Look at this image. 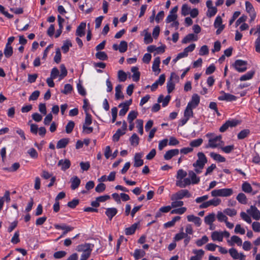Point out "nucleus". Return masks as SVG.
I'll use <instances>...</instances> for the list:
<instances>
[{
	"label": "nucleus",
	"instance_id": "338daca9",
	"mask_svg": "<svg viewBox=\"0 0 260 260\" xmlns=\"http://www.w3.org/2000/svg\"><path fill=\"white\" fill-rule=\"evenodd\" d=\"M73 90L72 86L70 84H67L64 86V89L61 90V92L65 94H68L71 92Z\"/></svg>",
	"mask_w": 260,
	"mask_h": 260
},
{
	"label": "nucleus",
	"instance_id": "412c9836",
	"mask_svg": "<svg viewBox=\"0 0 260 260\" xmlns=\"http://www.w3.org/2000/svg\"><path fill=\"white\" fill-rule=\"evenodd\" d=\"M160 63V59L159 57H156L153 62L152 69L153 71L156 74H158L160 72V69H159Z\"/></svg>",
	"mask_w": 260,
	"mask_h": 260
},
{
	"label": "nucleus",
	"instance_id": "4be33fe9",
	"mask_svg": "<svg viewBox=\"0 0 260 260\" xmlns=\"http://www.w3.org/2000/svg\"><path fill=\"white\" fill-rule=\"evenodd\" d=\"M142 155L140 153H137L134 156V166L139 167L143 165V160L142 159Z\"/></svg>",
	"mask_w": 260,
	"mask_h": 260
},
{
	"label": "nucleus",
	"instance_id": "bb28decb",
	"mask_svg": "<svg viewBox=\"0 0 260 260\" xmlns=\"http://www.w3.org/2000/svg\"><path fill=\"white\" fill-rule=\"evenodd\" d=\"M170 99L171 97L170 95H167L164 98L162 95H160L157 99V102L158 103H162V106L165 107L167 106Z\"/></svg>",
	"mask_w": 260,
	"mask_h": 260
},
{
	"label": "nucleus",
	"instance_id": "5701e85b",
	"mask_svg": "<svg viewBox=\"0 0 260 260\" xmlns=\"http://www.w3.org/2000/svg\"><path fill=\"white\" fill-rule=\"evenodd\" d=\"M211 238L213 241L221 242L223 240L222 232L214 231L211 233Z\"/></svg>",
	"mask_w": 260,
	"mask_h": 260
},
{
	"label": "nucleus",
	"instance_id": "a211bd4d",
	"mask_svg": "<svg viewBox=\"0 0 260 260\" xmlns=\"http://www.w3.org/2000/svg\"><path fill=\"white\" fill-rule=\"evenodd\" d=\"M192 253L194 255L190 258V260H202L205 254V252L202 249H193Z\"/></svg>",
	"mask_w": 260,
	"mask_h": 260
},
{
	"label": "nucleus",
	"instance_id": "4c0bfd02",
	"mask_svg": "<svg viewBox=\"0 0 260 260\" xmlns=\"http://www.w3.org/2000/svg\"><path fill=\"white\" fill-rule=\"evenodd\" d=\"M145 255V252L141 249H135L133 256L136 259H139L140 258L143 257Z\"/></svg>",
	"mask_w": 260,
	"mask_h": 260
},
{
	"label": "nucleus",
	"instance_id": "c03bdc74",
	"mask_svg": "<svg viewBox=\"0 0 260 260\" xmlns=\"http://www.w3.org/2000/svg\"><path fill=\"white\" fill-rule=\"evenodd\" d=\"M242 189L243 191L246 193H250L252 191L251 185L247 182H244L242 184Z\"/></svg>",
	"mask_w": 260,
	"mask_h": 260
},
{
	"label": "nucleus",
	"instance_id": "680f3d73",
	"mask_svg": "<svg viewBox=\"0 0 260 260\" xmlns=\"http://www.w3.org/2000/svg\"><path fill=\"white\" fill-rule=\"evenodd\" d=\"M168 144V140L167 139H164L159 141L158 143V149L162 150L165 147L167 146Z\"/></svg>",
	"mask_w": 260,
	"mask_h": 260
},
{
	"label": "nucleus",
	"instance_id": "f257e3e1",
	"mask_svg": "<svg viewBox=\"0 0 260 260\" xmlns=\"http://www.w3.org/2000/svg\"><path fill=\"white\" fill-rule=\"evenodd\" d=\"M205 136L208 139V143L206 148H215L220 147L223 143L221 135H216L214 133H207Z\"/></svg>",
	"mask_w": 260,
	"mask_h": 260
},
{
	"label": "nucleus",
	"instance_id": "f03ea898",
	"mask_svg": "<svg viewBox=\"0 0 260 260\" xmlns=\"http://www.w3.org/2000/svg\"><path fill=\"white\" fill-rule=\"evenodd\" d=\"M198 159L193 163L192 166L194 168V171L197 173L200 174L202 172L207 162V158L206 155L201 152L197 154Z\"/></svg>",
	"mask_w": 260,
	"mask_h": 260
},
{
	"label": "nucleus",
	"instance_id": "9d476101",
	"mask_svg": "<svg viewBox=\"0 0 260 260\" xmlns=\"http://www.w3.org/2000/svg\"><path fill=\"white\" fill-rule=\"evenodd\" d=\"M247 62L241 59L236 60L233 66L235 69L239 73L245 72L247 70Z\"/></svg>",
	"mask_w": 260,
	"mask_h": 260
},
{
	"label": "nucleus",
	"instance_id": "8fccbe9b",
	"mask_svg": "<svg viewBox=\"0 0 260 260\" xmlns=\"http://www.w3.org/2000/svg\"><path fill=\"white\" fill-rule=\"evenodd\" d=\"M185 233H184L183 232V229L182 228L181 229V232L179 233H177L176 234L174 238H173V240L175 242H176V241H179L182 239H183L184 237V236H185Z\"/></svg>",
	"mask_w": 260,
	"mask_h": 260
},
{
	"label": "nucleus",
	"instance_id": "6e6d98bb",
	"mask_svg": "<svg viewBox=\"0 0 260 260\" xmlns=\"http://www.w3.org/2000/svg\"><path fill=\"white\" fill-rule=\"evenodd\" d=\"M75 123L73 121H70L66 126V132L68 134L71 133L74 127Z\"/></svg>",
	"mask_w": 260,
	"mask_h": 260
},
{
	"label": "nucleus",
	"instance_id": "7c9ffc66",
	"mask_svg": "<svg viewBox=\"0 0 260 260\" xmlns=\"http://www.w3.org/2000/svg\"><path fill=\"white\" fill-rule=\"evenodd\" d=\"M71 187L73 190H75L78 187L80 184V180L77 177H74L71 178Z\"/></svg>",
	"mask_w": 260,
	"mask_h": 260
},
{
	"label": "nucleus",
	"instance_id": "c85d7f7f",
	"mask_svg": "<svg viewBox=\"0 0 260 260\" xmlns=\"http://www.w3.org/2000/svg\"><path fill=\"white\" fill-rule=\"evenodd\" d=\"M58 165L61 166L62 170H66L70 168L71 162L69 159H61L58 161Z\"/></svg>",
	"mask_w": 260,
	"mask_h": 260
},
{
	"label": "nucleus",
	"instance_id": "09e8293b",
	"mask_svg": "<svg viewBox=\"0 0 260 260\" xmlns=\"http://www.w3.org/2000/svg\"><path fill=\"white\" fill-rule=\"evenodd\" d=\"M137 127L138 129V132L140 135L143 134V121L141 119H137L136 121Z\"/></svg>",
	"mask_w": 260,
	"mask_h": 260
},
{
	"label": "nucleus",
	"instance_id": "603ef678",
	"mask_svg": "<svg viewBox=\"0 0 260 260\" xmlns=\"http://www.w3.org/2000/svg\"><path fill=\"white\" fill-rule=\"evenodd\" d=\"M216 168L215 164H212L210 166L207 168L204 176H207L212 174L213 171Z\"/></svg>",
	"mask_w": 260,
	"mask_h": 260
},
{
	"label": "nucleus",
	"instance_id": "20e7f679",
	"mask_svg": "<svg viewBox=\"0 0 260 260\" xmlns=\"http://www.w3.org/2000/svg\"><path fill=\"white\" fill-rule=\"evenodd\" d=\"M233 193V190L232 188H221L218 189H214L211 192L212 197H228Z\"/></svg>",
	"mask_w": 260,
	"mask_h": 260
},
{
	"label": "nucleus",
	"instance_id": "cd10ccee",
	"mask_svg": "<svg viewBox=\"0 0 260 260\" xmlns=\"http://www.w3.org/2000/svg\"><path fill=\"white\" fill-rule=\"evenodd\" d=\"M69 138H62L59 140L56 145V148L57 149H61L65 148L69 142Z\"/></svg>",
	"mask_w": 260,
	"mask_h": 260
},
{
	"label": "nucleus",
	"instance_id": "bf43d9fd",
	"mask_svg": "<svg viewBox=\"0 0 260 260\" xmlns=\"http://www.w3.org/2000/svg\"><path fill=\"white\" fill-rule=\"evenodd\" d=\"M209 53V49L207 45L202 46L199 50V54L201 56L207 55Z\"/></svg>",
	"mask_w": 260,
	"mask_h": 260
},
{
	"label": "nucleus",
	"instance_id": "393cba45",
	"mask_svg": "<svg viewBox=\"0 0 260 260\" xmlns=\"http://www.w3.org/2000/svg\"><path fill=\"white\" fill-rule=\"evenodd\" d=\"M198 39L197 36L193 34H189L186 36L184 39L182 40L183 44H186L190 42L191 41H196Z\"/></svg>",
	"mask_w": 260,
	"mask_h": 260
},
{
	"label": "nucleus",
	"instance_id": "c756f323",
	"mask_svg": "<svg viewBox=\"0 0 260 260\" xmlns=\"http://www.w3.org/2000/svg\"><path fill=\"white\" fill-rule=\"evenodd\" d=\"M255 74L254 71H250L244 75H243L240 78L241 81H246L251 79Z\"/></svg>",
	"mask_w": 260,
	"mask_h": 260
},
{
	"label": "nucleus",
	"instance_id": "4d7b16f0",
	"mask_svg": "<svg viewBox=\"0 0 260 260\" xmlns=\"http://www.w3.org/2000/svg\"><path fill=\"white\" fill-rule=\"evenodd\" d=\"M138 112L135 111H131L128 114L127 116V120L128 121H133V120L136 119L138 116Z\"/></svg>",
	"mask_w": 260,
	"mask_h": 260
},
{
	"label": "nucleus",
	"instance_id": "a18cd8bd",
	"mask_svg": "<svg viewBox=\"0 0 260 260\" xmlns=\"http://www.w3.org/2000/svg\"><path fill=\"white\" fill-rule=\"evenodd\" d=\"M236 199L239 203L242 204H246L247 203V200L246 197L243 193H239Z\"/></svg>",
	"mask_w": 260,
	"mask_h": 260
},
{
	"label": "nucleus",
	"instance_id": "58836bf2",
	"mask_svg": "<svg viewBox=\"0 0 260 260\" xmlns=\"http://www.w3.org/2000/svg\"><path fill=\"white\" fill-rule=\"evenodd\" d=\"M222 145H223V144ZM219 148L224 153H230L234 150L235 146L234 145H231L225 146H223V145H222L221 146H220Z\"/></svg>",
	"mask_w": 260,
	"mask_h": 260
},
{
	"label": "nucleus",
	"instance_id": "6e6552de",
	"mask_svg": "<svg viewBox=\"0 0 260 260\" xmlns=\"http://www.w3.org/2000/svg\"><path fill=\"white\" fill-rule=\"evenodd\" d=\"M193 116V109L186 106L184 112L183 117L179 120V125L182 126L185 124L189 118Z\"/></svg>",
	"mask_w": 260,
	"mask_h": 260
},
{
	"label": "nucleus",
	"instance_id": "0e129e2a",
	"mask_svg": "<svg viewBox=\"0 0 260 260\" xmlns=\"http://www.w3.org/2000/svg\"><path fill=\"white\" fill-rule=\"evenodd\" d=\"M95 56L97 58L102 60H105L108 58L107 55L104 52H98L95 54Z\"/></svg>",
	"mask_w": 260,
	"mask_h": 260
},
{
	"label": "nucleus",
	"instance_id": "ddd939ff",
	"mask_svg": "<svg viewBox=\"0 0 260 260\" xmlns=\"http://www.w3.org/2000/svg\"><path fill=\"white\" fill-rule=\"evenodd\" d=\"M246 212L253 219L256 220L260 219V211L255 206H251L250 207L246 210Z\"/></svg>",
	"mask_w": 260,
	"mask_h": 260
},
{
	"label": "nucleus",
	"instance_id": "7ed1b4c3",
	"mask_svg": "<svg viewBox=\"0 0 260 260\" xmlns=\"http://www.w3.org/2000/svg\"><path fill=\"white\" fill-rule=\"evenodd\" d=\"M197 174H198L194 170L188 171V177L184 178L185 187L191 184H198L200 182V177Z\"/></svg>",
	"mask_w": 260,
	"mask_h": 260
},
{
	"label": "nucleus",
	"instance_id": "e2e57ef3",
	"mask_svg": "<svg viewBox=\"0 0 260 260\" xmlns=\"http://www.w3.org/2000/svg\"><path fill=\"white\" fill-rule=\"evenodd\" d=\"M217 9L216 7L208 9L206 15L208 17H212L214 16L217 13Z\"/></svg>",
	"mask_w": 260,
	"mask_h": 260
},
{
	"label": "nucleus",
	"instance_id": "4468645a",
	"mask_svg": "<svg viewBox=\"0 0 260 260\" xmlns=\"http://www.w3.org/2000/svg\"><path fill=\"white\" fill-rule=\"evenodd\" d=\"M220 95L218 97V100L219 101L232 102L237 100V97L236 96L228 93H225L223 91H221L220 92Z\"/></svg>",
	"mask_w": 260,
	"mask_h": 260
},
{
	"label": "nucleus",
	"instance_id": "6ab92c4d",
	"mask_svg": "<svg viewBox=\"0 0 260 260\" xmlns=\"http://www.w3.org/2000/svg\"><path fill=\"white\" fill-rule=\"evenodd\" d=\"M187 219L188 222H193L196 226L199 227L202 224L201 219L193 214L188 215L187 216Z\"/></svg>",
	"mask_w": 260,
	"mask_h": 260
},
{
	"label": "nucleus",
	"instance_id": "2eb2a0df",
	"mask_svg": "<svg viewBox=\"0 0 260 260\" xmlns=\"http://www.w3.org/2000/svg\"><path fill=\"white\" fill-rule=\"evenodd\" d=\"M214 26L217 28L216 33L217 35L220 34L224 28V25L222 24V20L220 16H217L214 23Z\"/></svg>",
	"mask_w": 260,
	"mask_h": 260
},
{
	"label": "nucleus",
	"instance_id": "473e14b6",
	"mask_svg": "<svg viewBox=\"0 0 260 260\" xmlns=\"http://www.w3.org/2000/svg\"><path fill=\"white\" fill-rule=\"evenodd\" d=\"M143 33L144 36V43L146 44L151 43L153 41V39L151 37V34L149 32L147 29H145Z\"/></svg>",
	"mask_w": 260,
	"mask_h": 260
},
{
	"label": "nucleus",
	"instance_id": "72a5a7b5",
	"mask_svg": "<svg viewBox=\"0 0 260 260\" xmlns=\"http://www.w3.org/2000/svg\"><path fill=\"white\" fill-rule=\"evenodd\" d=\"M208 241H209L208 237L207 236L205 235V236H203L202 237V238L197 240L196 241L195 243L197 246L201 247V246H203V245H204L205 244L207 243L208 242Z\"/></svg>",
	"mask_w": 260,
	"mask_h": 260
},
{
	"label": "nucleus",
	"instance_id": "f3484780",
	"mask_svg": "<svg viewBox=\"0 0 260 260\" xmlns=\"http://www.w3.org/2000/svg\"><path fill=\"white\" fill-rule=\"evenodd\" d=\"M200 100L199 96L197 94H194L192 96L191 100L188 103L187 106L193 109L199 105Z\"/></svg>",
	"mask_w": 260,
	"mask_h": 260
},
{
	"label": "nucleus",
	"instance_id": "39448f33",
	"mask_svg": "<svg viewBox=\"0 0 260 260\" xmlns=\"http://www.w3.org/2000/svg\"><path fill=\"white\" fill-rule=\"evenodd\" d=\"M187 175V172L183 169L178 170L176 174V185L180 188H185L184 178Z\"/></svg>",
	"mask_w": 260,
	"mask_h": 260
},
{
	"label": "nucleus",
	"instance_id": "49530a36",
	"mask_svg": "<svg viewBox=\"0 0 260 260\" xmlns=\"http://www.w3.org/2000/svg\"><path fill=\"white\" fill-rule=\"evenodd\" d=\"M127 49V43L126 41H121L118 47V50L121 53L126 52Z\"/></svg>",
	"mask_w": 260,
	"mask_h": 260
},
{
	"label": "nucleus",
	"instance_id": "de8ad7c7",
	"mask_svg": "<svg viewBox=\"0 0 260 260\" xmlns=\"http://www.w3.org/2000/svg\"><path fill=\"white\" fill-rule=\"evenodd\" d=\"M118 78L120 82H124L127 79V75L122 70H119L118 72Z\"/></svg>",
	"mask_w": 260,
	"mask_h": 260
},
{
	"label": "nucleus",
	"instance_id": "b1692460",
	"mask_svg": "<svg viewBox=\"0 0 260 260\" xmlns=\"http://www.w3.org/2000/svg\"><path fill=\"white\" fill-rule=\"evenodd\" d=\"M215 220V214L214 213L209 214L204 218V222L206 224L212 225L213 222Z\"/></svg>",
	"mask_w": 260,
	"mask_h": 260
},
{
	"label": "nucleus",
	"instance_id": "aec40b11",
	"mask_svg": "<svg viewBox=\"0 0 260 260\" xmlns=\"http://www.w3.org/2000/svg\"><path fill=\"white\" fill-rule=\"evenodd\" d=\"M179 153L178 149H171L167 151L164 154V159L165 160H169L173 157L177 155Z\"/></svg>",
	"mask_w": 260,
	"mask_h": 260
},
{
	"label": "nucleus",
	"instance_id": "2f4dec72",
	"mask_svg": "<svg viewBox=\"0 0 260 260\" xmlns=\"http://www.w3.org/2000/svg\"><path fill=\"white\" fill-rule=\"evenodd\" d=\"M210 156L218 162H223L225 161V158L219 154L211 152L210 153Z\"/></svg>",
	"mask_w": 260,
	"mask_h": 260
},
{
	"label": "nucleus",
	"instance_id": "774afa93",
	"mask_svg": "<svg viewBox=\"0 0 260 260\" xmlns=\"http://www.w3.org/2000/svg\"><path fill=\"white\" fill-rule=\"evenodd\" d=\"M60 69L61 74L59 75V77L60 79H61L67 76L68 72L65 66L63 64L60 65Z\"/></svg>",
	"mask_w": 260,
	"mask_h": 260
},
{
	"label": "nucleus",
	"instance_id": "0eeeda50",
	"mask_svg": "<svg viewBox=\"0 0 260 260\" xmlns=\"http://www.w3.org/2000/svg\"><path fill=\"white\" fill-rule=\"evenodd\" d=\"M178 80V76L174 73H171L170 79L167 83V91L169 93H170L174 89L175 83Z\"/></svg>",
	"mask_w": 260,
	"mask_h": 260
},
{
	"label": "nucleus",
	"instance_id": "9b49d317",
	"mask_svg": "<svg viewBox=\"0 0 260 260\" xmlns=\"http://www.w3.org/2000/svg\"><path fill=\"white\" fill-rule=\"evenodd\" d=\"M221 199L217 198H214L211 200H210L206 202L201 204L199 206L200 209L207 208L211 206L216 207L221 204Z\"/></svg>",
	"mask_w": 260,
	"mask_h": 260
},
{
	"label": "nucleus",
	"instance_id": "e433bc0d",
	"mask_svg": "<svg viewBox=\"0 0 260 260\" xmlns=\"http://www.w3.org/2000/svg\"><path fill=\"white\" fill-rule=\"evenodd\" d=\"M250 134V131L248 129H244L239 132L237 135L238 139L242 140L247 137Z\"/></svg>",
	"mask_w": 260,
	"mask_h": 260
},
{
	"label": "nucleus",
	"instance_id": "37998d69",
	"mask_svg": "<svg viewBox=\"0 0 260 260\" xmlns=\"http://www.w3.org/2000/svg\"><path fill=\"white\" fill-rule=\"evenodd\" d=\"M122 86L121 85H118L115 87V98L117 100L120 99L123 97L121 92Z\"/></svg>",
	"mask_w": 260,
	"mask_h": 260
},
{
	"label": "nucleus",
	"instance_id": "a19ab883",
	"mask_svg": "<svg viewBox=\"0 0 260 260\" xmlns=\"http://www.w3.org/2000/svg\"><path fill=\"white\" fill-rule=\"evenodd\" d=\"M13 48L11 46H7L6 45L4 53L5 55V56L7 58H9L10 56H11L13 54Z\"/></svg>",
	"mask_w": 260,
	"mask_h": 260
},
{
	"label": "nucleus",
	"instance_id": "79ce46f5",
	"mask_svg": "<svg viewBox=\"0 0 260 260\" xmlns=\"http://www.w3.org/2000/svg\"><path fill=\"white\" fill-rule=\"evenodd\" d=\"M217 220L219 222H225L228 220V217L225 214L221 211H218L216 215Z\"/></svg>",
	"mask_w": 260,
	"mask_h": 260
},
{
	"label": "nucleus",
	"instance_id": "ea45409f",
	"mask_svg": "<svg viewBox=\"0 0 260 260\" xmlns=\"http://www.w3.org/2000/svg\"><path fill=\"white\" fill-rule=\"evenodd\" d=\"M129 141L132 145L136 146L139 144V138L136 134H134L130 138Z\"/></svg>",
	"mask_w": 260,
	"mask_h": 260
},
{
	"label": "nucleus",
	"instance_id": "5fc2aeb1",
	"mask_svg": "<svg viewBox=\"0 0 260 260\" xmlns=\"http://www.w3.org/2000/svg\"><path fill=\"white\" fill-rule=\"evenodd\" d=\"M93 129V126L87 125H86L85 124H83L82 126V133L88 134L92 132Z\"/></svg>",
	"mask_w": 260,
	"mask_h": 260
},
{
	"label": "nucleus",
	"instance_id": "c9c22d12",
	"mask_svg": "<svg viewBox=\"0 0 260 260\" xmlns=\"http://www.w3.org/2000/svg\"><path fill=\"white\" fill-rule=\"evenodd\" d=\"M203 140L202 138H199L190 141L189 143L190 146L193 147H198L203 143Z\"/></svg>",
	"mask_w": 260,
	"mask_h": 260
},
{
	"label": "nucleus",
	"instance_id": "864d4df0",
	"mask_svg": "<svg viewBox=\"0 0 260 260\" xmlns=\"http://www.w3.org/2000/svg\"><path fill=\"white\" fill-rule=\"evenodd\" d=\"M223 213L230 217H233L237 214V211L234 209L226 208L223 210Z\"/></svg>",
	"mask_w": 260,
	"mask_h": 260
},
{
	"label": "nucleus",
	"instance_id": "052dcab7",
	"mask_svg": "<svg viewBox=\"0 0 260 260\" xmlns=\"http://www.w3.org/2000/svg\"><path fill=\"white\" fill-rule=\"evenodd\" d=\"M66 254L67 252L65 251H58L54 253L53 257L55 259H59L64 257Z\"/></svg>",
	"mask_w": 260,
	"mask_h": 260
},
{
	"label": "nucleus",
	"instance_id": "1a4fd4ad",
	"mask_svg": "<svg viewBox=\"0 0 260 260\" xmlns=\"http://www.w3.org/2000/svg\"><path fill=\"white\" fill-rule=\"evenodd\" d=\"M94 245L90 243H85L82 245V260L87 259Z\"/></svg>",
	"mask_w": 260,
	"mask_h": 260
},
{
	"label": "nucleus",
	"instance_id": "69168bd1",
	"mask_svg": "<svg viewBox=\"0 0 260 260\" xmlns=\"http://www.w3.org/2000/svg\"><path fill=\"white\" fill-rule=\"evenodd\" d=\"M187 208L186 207H181L178 209L172 210L171 211V214H182L186 212Z\"/></svg>",
	"mask_w": 260,
	"mask_h": 260
},
{
	"label": "nucleus",
	"instance_id": "a878e982",
	"mask_svg": "<svg viewBox=\"0 0 260 260\" xmlns=\"http://www.w3.org/2000/svg\"><path fill=\"white\" fill-rule=\"evenodd\" d=\"M117 213V209L115 208H108L106 209L105 214L110 220Z\"/></svg>",
	"mask_w": 260,
	"mask_h": 260
},
{
	"label": "nucleus",
	"instance_id": "13d9d810",
	"mask_svg": "<svg viewBox=\"0 0 260 260\" xmlns=\"http://www.w3.org/2000/svg\"><path fill=\"white\" fill-rule=\"evenodd\" d=\"M241 217L248 223H251L252 222L250 216L244 212L240 213Z\"/></svg>",
	"mask_w": 260,
	"mask_h": 260
},
{
	"label": "nucleus",
	"instance_id": "423d86ee",
	"mask_svg": "<svg viewBox=\"0 0 260 260\" xmlns=\"http://www.w3.org/2000/svg\"><path fill=\"white\" fill-rule=\"evenodd\" d=\"M191 194L187 189H181L177 192L171 195V200L172 201L179 200L184 198H190Z\"/></svg>",
	"mask_w": 260,
	"mask_h": 260
},
{
	"label": "nucleus",
	"instance_id": "f704fd0d",
	"mask_svg": "<svg viewBox=\"0 0 260 260\" xmlns=\"http://www.w3.org/2000/svg\"><path fill=\"white\" fill-rule=\"evenodd\" d=\"M137 228V224L134 223L130 227L127 228L125 230V234L126 235H131L135 233Z\"/></svg>",
	"mask_w": 260,
	"mask_h": 260
},
{
	"label": "nucleus",
	"instance_id": "dca6fc26",
	"mask_svg": "<svg viewBox=\"0 0 260 260\" xmlns=\"http://www.w3.org/2000/svg\"><path fill=\"white\" fill-rule=\"evenodd\" d=\"M227 242L231 246L235 244L239 246H241L242 245V240L239 237L236 235L232 236L230 239L227 240Z\"/></svg>",
	"mask_w": 260,
	"mask_h": 260
},
{
	"label": "nucleus",
	"instance_id": "f8f14e48",
	"mask_svg": "<svg viewBox=\"0 0 260 260\" xmlns=\"http://www.w3.org/2000/svg\"><path fill=\"white\" fill-rule=\"evenodd\" d=\"M229 252L234 259L245 260L246 255L242 252H238L235 248H230L229 250Z\"/></svg>",
	"mask_w": 260,
	"mask_h": 260
},
{
	"label": "nucleus",
	"instance_id": "3c124183",
	"mask_svg": "<svg viewBox=\"0 0 260 260\" xmlns=\"http://www.w3.org/2000/svg\"><path fill=\"white\" fill-rule=\"evenodd\" d=\"M245 7L246 11L249 14L255 12L252 5L249 2H245Z\"/></svg>",
	"mask_w": 260,
	"mask_h": 260
}]
</instances>
